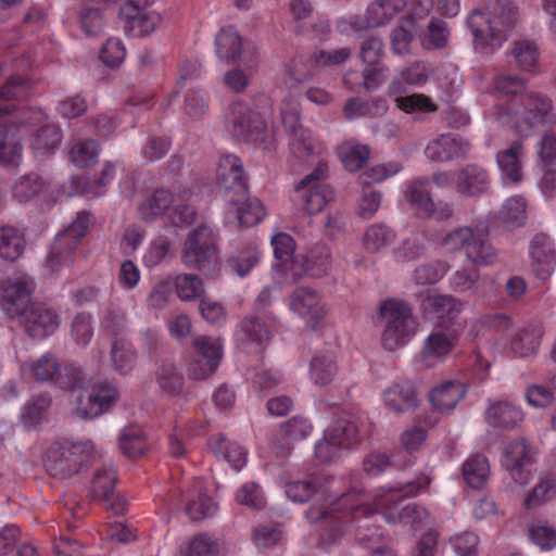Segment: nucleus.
<instances>
[{
	"label": "nucleus",
	"instance_id": "obj_43",
	"mask_svg": "<svg viewBox=\"0 0 556 556\" xmlns=\"http://www.w3.org/2000/svg\"><path fill=\"white\" fill-rule=\"evenodd\" d=\"M217 505L206 495L204 484L201 480L194 482L190 490L186 513L192 520H200L213 515Z\"/></svg>",
	"mask_w": 556,
	"mask_h": 556
},
{
	"label": "nucleus",
	"instance_id": "obj_12",
	"mask_svg": "<svg viewBox=\"0 0 556 556\" xmlns=\"http://www.w3.org/2000/svg\"><path fill=\"white\" fill-rule=\"evenodd\" d=\"M533 462L531 447L526 439H516L505 448L502 466L508 472L511 480L526 486L531 480V472L525 467Z\"/></svg>",
	"mask_w": 556,
	"mask_h": 556
},
{
	"label": "nucleus",
	"instance_id": "obj_17",
	"mask_svg": "<svg viewBox=\"0 0 556 556\" xmlns=\"http://www.w3.org/2000/svg\"><path fill=\"white\" fill-rule=\"evenodd\" d=\"M216 179L218 188L226 194L247 195L248 182L238 156L226 154L219 159Z\"/></svg>",
	"mask_w": 556,
	"mask_h": 556
},
{
	"label": "nucleus",
	"instance_id": "obj_20",
	"mask_svg": "<svg viewBox=\"0 0 556 556\" xmlns=\"http://www.w3.org/2000/svg\"><path fill=\"white\" fill-rule=\"evenodd\" d=\"M23 324L31 338L43 339L59 328L60 316L54 309L45 305H31L23 315Z\"/></svg>",
	"mask_w": 556,
	"mask_h": 556
},
{
	"label": "nucleus",
	"instance_id": "obj_47",
	"mask_svg": "<svg viewBox=\"0 0 556 556\" xmlns=\"http://www.w3.org/2000/svg\"><path fill=\"white\" fill-rule=\"evenodd\" d=\"M536 163L545 176L556 173V134L544 131L536 146Z\"/></svg>",
	"mask_w": 556,
	"mask_h": 556
},
{
	"label": "nucleus",
	"instance_id": "obj_53",
	"mask_svg": "<svg viewBox=\"0 0 556 556\" xmlns=\"http://www.w3.org/2000/svg\"><path fill=\"white\" fill-rule=\"evenodd\" d=\"M176 294L182 302L201 299L204 293L203 280L195 274H180L173 278Z\"/></svg>",
	"mask_w": 556,
	"mask_h": 556
},
{
	"label": "nucleus",
	"instance_id": "obj_42",
	"mask_svg": "<svg viewBox=\"0 0 556 556\" xmlns=\"http://www.w3.org/2000/svg\"><path fill=\"white\" fill-rule=\"evenodd\" d=\"M115 165L108 163L104 165L101 176L93 180L87 181L85 177H76L71 180L72 185H75L74 190L68 191V195L84 194L88 198H97L105 192V186L111 182L114 177Z\"/></svg>",
	"mask_w": 556,
	"mask_h": 556
},
{
	"label": "nucleus",
	"instance_id": "obj_25",
	"mask_svg": "<svg viewBox=\"0 0 556 556\" xmlns=\"http://www.w3.org/2000/svg\"><path fill=\"white\" fill-rule=\"evenodd\" d=\"M530 255L535 275L546 280L554 270L556 263L555 250L549 238L544 233H538L531 241Z\"/></svg>",
	"mask_w": 556,
	"mask_h": 556
},
{
	"label": "nucleus",
	"instance_id": "obj_6",
	"mask_svg": "<svg viewBox=\"0 0 556 556\" xmlns=\"http://www.w3.org/2000/svg\"><path fill=\"white\" fill-rule=\"evenodd\" d=\"M42 117L40 111L28 110L23 117L0 124V164L17 166L23 156V139Z\"/></svg>",
	"mask_w": 556,
	"mask_h": 556
},
{
	"label": "nucleus",
	"instance_id": "obj_21",
	"mask_svg": "<svg viewBox=\"0 0 556 556\" xmlns=\"http://www.w3.org/2000/svg\"><path fill=\"white\" fill-rule=\"evenodd\" d=\"M236 338L244 349H253L255 352H261L269 343L270 330L258 317L249 316L239 323Z\"/></svg>",
	"mask_w": 556,
	"mask_h": 556
},
{
	"label": "nucleus",
	"instance_id": "obj_49",
	"mask_svg": "<svg viewBox=\"0 0 556 556\" xmlns=\"http://www.w3.org/2000/svg\"><path fill=\"white\" fill-rule=\"evenodd\" d=\"M260 261V251L254 243H245L227 258V266L240 277L248 275Z\"/></svg>",
	"mask_w": 556,
	"mask_h": 556
},
{
	"label": "nucleus",
	"instance_id": "obj_58",
	"mask_svg": "<svg viewBox=\"0 0 556 556\" xmlns=\"http://www.w3.org/2000/svg\"><path fill=\"white\" fill-rule=\"evenodd\" d=\"M328 430L334 434L336 439H339L343 446H348L352 443L358 442L361 439L358 419L354 416H343L337 419V421L328 428Z\"/></svg>",
	"mask_w": 556,
	"mask_h": 556
},
{
	"label": "nucleus",
	"instance_id": "obj_5",
	"mask_svg": "<svg viewBox=\"0 0 556 556\" xmlns=\"http://www.w3.org/2000/svg\"><path fill=\"white\" fill-rule=\"evenodd\" d=\"M139 217L144 222H153L167 216L176 227L187 226L194 222L195 211L192 206L178 203L176 195L160 188L148 195L138 206Z\"/></svg>",
	"mask_w": 556,
	"mask_h": 556
},
{
	"label": "nucleus",
	"instance_id": "obj_31",
	"mask_svg": "<svg viewBox=\"0 0 556 556\" xmlns=\"http://www.w3.org/2000/svg\"><path fill=\"white\" fill-rule=\"evenodd\" d=\"M523 155L525 148L520 140L514 141L509 148L496 154V162L501 173L515 184L522 180Z\"/></svg>",
	"mask_w": 556,
	"mask_h": 556
},
{
	"label": "nucleus",
	"instance_id": "obj_26",
	"mask_svg": "<svg viewBox=\"0 0 556 556\" xmlns=\"http://www.w3.org/2000/svg\"><path fill=\"white\" fill-rule=\"evenodd\" d=\"M456 339L443 331H435L428 336L419 354V362L425 367H433L443 361L455 348Z\"/></svg>",
	"mask_w": 556,
	"mask_h": 556
},
{
	"label": "nucleus",
	"instance_id": "obj_30",
	"mask_svg": "<svg viewBox=\"0 0 556 556\" xmlns=\"http://www.w3.org/2000/svg\"><path fill=\"white\" fill-rule=\"evenodd\" d=\"M465 394L466 390L463 383L448 380L434 387L429 392V401L434 409L448 412L455 408Z\"/></svg>",
	"mask_w": 556,
	"mask_h": 556
},
{
	"label": "nucleus",
	"instance_id": "obj_62",
	"mask_svg": "<svg viewBox=\"0 0 556 556\" xmlns=\"http://www.w3.org/2000/svg\"><path fill=\"white\" fill-rule=\"evenodd\" d=\"M119 447L130 458L142 456L147 450L144 433L137 428L125 429L119 437Z\"/></svg>",
	"mask_w": 556,
	"mask_h": 556
},
{
	"label": "nucleus",
	"instance_id": "obj_18",
	"mask_svg": "<svg viewBox=\"0 0 556 556\" xmlns=\"http://www.w3.org/2000/svg\"><path fill=\"white\" fill-rule=\"evenodd\" d=\"M470 144L458 136L452 134L440 135L432 139L425 149L426 157L434 163H446L466 157Z\"/></svg>",
	"mask_w": 556,
	"mask_h": 556
},
{
	"label": "nucleus",
	"instance_id": "obj_63",
	"mask_svg": "<svg viewBox=\"0 0 556 556\" xmlns=\"http://www.w3.org/2000/svg\"><path fill=\"white\" fill-rule=\"evenodd\" d=\"M527 203L520 195H515L505 201L501 210V218L508 227H519L527 219Z\"/></svg>",
	"mask_w": 556,
	"mask_h": 556
},
{
	"label": "nucleus",
	"instance_id": "obj_36",
	"mask_svg": "<svg viewBox=\"0 0 556 556\" xmlns=\"http://www.w3.org/2000/svg\"><path fill=\"white\" fill-rule=\"evenodd\" d=\"M61 364L55 355L46 353L36 361L25 362L22 367V374L37 382H47L52 380L60 371Z\"/></svg>",
	"mask_w": 556,
	"mask_h": 556
},
{
	"label": "nucleus",
	"instance_id": "obj_8",
	"mask_svg": "<svg viewBox=\"0 0 556 556\" xmlns=\"http://www.w3.org/2000/svg\"><path fill=\"white\" fill-rule=\"evenodd\" d=\"M81 388L77 396L76 414L84 419H92L106 413L118 400V391L106 381L89 383Z\"/></svg>",
	"mask_w": 556,
	"mask_h": 556
},
{
	"label": "nucleus",
	"instance_id": "obj_10",
	"mask_svg": "<svg viewBox=\"0 0 556 556\" xmlns=\"http://www.w3.org/2000/svg\"><path fill=\"white\" fill-rule=\"evenodd\" d=\"M84 460L81 446L54 443L48 448L45 466L52 477L65 479L77 473Z\"/></svg>",
	"mask_w": 556,
	"mask_h": 556
},
{
	"label": "nucleus",
	"instance_id": "obj_56",
	"mask_svg": "<svg viewBox=\"0 0 556 556\" xmlns=\"http://www.w3.org/2000/svg\"><path fill=\"white\" fill-rule=\"evenodd\" d=\"M45 189V182L37 174H28L21 177L12 187L13 198L21 203L34 199Z\"/></svg>",
	"mask_w": 556,
	"mask_h": 556
},
{
	"label": "nucleus",
	"instance_id": "obj_59",
	"mask_svg": "<svg viewBox=\"0 0 556 556\" xmlns=\"http://www.w3.org/2000/svg\"><path fill=\"white\" fill-rule=\"evenodd\" d=\"M511 55L521 70L531 72L538 65L540 51L534 42L519 40L514 42Z\"/></svg>",
	"mask_w": 556,
	"mask_h": 556
},
{
	"label": "nucleus",
	"instance_id": "obj_38",
	"mask_svg": "<svg viewBox=\"0 0 556 556\" xmlns=\"http://www.w3.org/2000/svg\"><path fill=\"white\" fill-rule=\"evenodd\" d=\"M556 498V472H548L539 478L523 501L526 509L541 507Z\"/></svg>",
	"mask_w": 556,
	"mask_h": 556
},
{
	"label": "nucleus",
	"instance_id": "obj_50",
	"mask_svg": "<svg viewBox=\"0 0 556 556\" xmlns=\"http://www.w3.org/2000/svg\"><path fill=\"white\" fill-rule=\"evenodd\" d=\"M338 153L343 166L350 172L359 170L370 156L366 144L345 141L338 147Z\"/></svg>",
	"mask_w": 556,
	"mask_h": 556
},
{
	"label": "nucleus",
	"instance_id": "obj_61",
	"mask_svg": "<svg viewBox=\"0 0 556 556\" xmlns=\"http://www.w3.org/2000/svg\"><path fill=\"white\" fill-rule=\"evenodd\" d=\"M413 16H406L401 23L392 29L390 34L391 49L394 54L405 55L410 52V46L414 39L412 29L406 27L413 25Z\"/></svg>",
	"mask_w": 556,
	"mask_h": 556
},
{
	"label": "nucleus",
	"instance_id": "obj_27",
	"mask_svg": "<svg viewBox=\"0 0 556 556\" xmlns=\"http://www.w3.org/2000/svg\"><path fill=\"white\" fill-rule=\"evenodd\" d=\"M30 83L21 76H12L0 86V117L15 111L17 103L29 94Z\"/></svg>",
	"mask_w": 556,
	"mask_h": 556
},
{
	"label": "nucleus",
	"instance_id": "obj_15",
	"mask_svg": "<svg viewBox=\"0 0 556 556\" xmlns=\"http://www.w3.org/2000/svg\"><path fill=\"white\" fill-rule=\"evenodd\" d=\"M282 122L291 134L290 149L301 161L308 162L323 152V146L299 123L298 112L281 111Z\"/></svg>",
	"mask_w": 556,
	"mask_h": 556
},
{
	"label": "nucleus",
	"instance_id": "obj_44",
	"mask_svg": "<svg viewBox=\"0 0 556 556\" xmlns=\"http://www.w3.org/2000/svg\"><path fill=\"white\" fill-rule=\"evenodd\" d=\"M481 231L478 227L471 226H459L442 238L441 245L450 253H464L466 254L471 247V242L475 241L479 232Z\"/></svg>",
	"mask_w": 556,
	"mask_h": 556
},
{
	"label": "nucleus",
	"instance_id": "obj_29",
	"mask_svg": "<svg viewBox=\"0 0 556 556\" xmlns=\"http://www.w3.org/2000/svg\"><path fill=\"white\" fill-rule=\"evenodd\" d=\"M362 72L351 71L345 74L343 83L351 90L363 89L374 91L388 78L389 68L386 65L369 66Z\"/></svg>",
	"mask_w": 556,
	"mask_h": 556
},
{
	"label": "nucleus",
	"instance_id": "obj_57",
	"mask_svg": "<svg viewBox=\"0 0 556 556\" xmlns=\"http://www.w3.org/2000/svg\"><path fill=\"white\" fill-rule=\"evenodd\" d=\"M156 381L163 393L176 396L184 388V377L173 364H163L156 372Z\"/></svg>",
	"mask_w": 556,
	"mask_h": 556
},
{
	"label": "nucleus",
	"instance_id": "obj_35",
	"mask_svg": "<svg viewBox=\"0 0 556 556\" xmlns=\"http://www.w3.org/2000/svg\"><path fill=\"white\" fill-rule=\"evenodd\" d=\"M338 372L336 357L330 351L316 353L309 365V379L319 387L330 384Z\"/></svg>",
	"mask_w": 556,
	"mask_h": 556
},
{
	"label": "nucleus",
	"instance_id": "obj_9",
	"mask_svg": "<svg viewBox=\"0 0 556 556\" xmlns=\"http://www.w3.org/2000/svg\"><path fill=\"white\" fill-rule=\"evenodd\" d=\"M327 172V164L318 162L316 168L306 175L294 189L303 207L311 215L321 212L332 197V191L324 184Z\"/></svg>",
	"mask_w": 556,
	"mask_h": 556
},
{
	"label": "nucleus",
	"instance_id": "obj_48",
	"mask_svg": "<svg viewBox=\"0 0 556 556\" xmlns=\"http://www.w3.org/2000/svg\"><path fill=\"white\" fill-rule=\"evenodd\" d=\"M463 476L472 489H481L490 477V464L485 456L476 454L463 464Z\"/></svg>",
	"mask_w": 556,
	"mask_h": 556
},
{
	"label": "nucleus",
	"instance_id": "obj_37",
	"mask_svg": "<svg viewBox=\"0 0 556 556\" xmlns=\"http://www.w3.org/2000/svg\"><path fill=\"white\" fill-rule=\"evenodd\" d=\"M228 203L236 207L237 218L240 225L251 227L265 217V208L256 198L230 195Z\"/></svg>",
	"mask_w": 556,
	"mask_h": 556
},
{
	"label": "nucleus",
	"instance_id": "obj_41",
	"mask_svg": "<svg viewBox=\"0 0 556 556\" xmlns=\"http://www.w3.org/2000/svg\"><path fill=\"white\" fill-rule=\"evenodd\" d=\"M77 247L56 235L51 249L46 257L45 266L51 273H58L64 267H70L75 261Z\"/></svg>",
	"mask_w": 556,
	"mask_h": 556
},
{
	"label": "nucleus",
	"instance_id": "obj_11",
	"mask_svg": "<svg viewBox=\"0 0 556 556\" xmlns=\"http://www.w3.org/2000/svg\"><path fill=\"white\" fill-rule=\"evenodd\" d=\"M453 182L454 190L458 195L477 199L490 191L491 175L484 166L478 163H468L454 172Z\"/></svg>",
	"mask_w": 556,
	"mask_h": 556
},
{
	"label": "nucleus",
	"instance_id": "obj_16",
	"mask_svg": "<svg viewBox=\"0 0 556 556\" xmlns=\"http://www.w3.org/2000/svg\"><path fill=\"white\" fill-rule=\"evenodd\" d=\"M290 308L313 328L328 314L327 305L319 293L306 287L296 288L291 293Z\"/></svg>",
	"mask_w": 556,
	"mask_h": 556
},
{
	"label": "nucleus",
	"instance_id": "obj_19",
	"mask_svg": "<svg viewBox=\"0 0 556 556\" xmlns=\"http://www.w3.org/2000/svg\"><path fill=\"white\" fill-rule=\"evenodd\" d=\"M121 15L130 23L138 36L150 35L162 23L161 14L148 3L141 4L140 0L125 2Z\"/></svg>",
	"mask_w": 556,
	"mask_h": 556
},
{
	"label": "nucleus",
	"instance_id": "obj_60",
	"mask_svg": "<svg viewBox=\"0 0 556 556\" xmlns=\"http://www.w3.org/2000/svg\"><path fill=\"white\" fill-rule=\"evenodd\" d=\"M116 484V476L112 469L103 468L93 476L91 495L102 502H109L113 497Z\"/></svg>",
	"mask_w": 556,
	"mask_h": 556
},
{
	"label": "nucleus",
	"instance_id": "obj_23",
	"mask_svg": "<svg viewBox=\"0 0 556 556\" xmlns=\"http://www.w3.org/2000/svg\"><path fill=\"white\" fill-rule=\"evenodd\" d=\"M543 336L542 328L533 324L514 326L507 340L511 352L520 357L536 353Z\"/></svg>",
	"mask_w": 556,
	"mask_h": 556
},
{
	"label": "nucleus",
	"instance_id": "obj_45",
	"mask_svg": "<svg viewBox=\"0 0 556 556\" xmlns=\"http://www.w3.org/2000/svg\"><path fill=\"white\" fill-rule=\"evenodd\" d=\"M210 446L217 457L227 460L236 470H240L247 463V451L222 435L211 438Z\"/></svg>",
	"mask_w": 556,
	"mask_h": 556
},
{
	"label": "nucleus",
	"instance_id": "obj_33",
	"mask_svg": "<svg viewBox=\"0 0 556 556\" xmlns=\"http://www.w3.org/2000/svg\"><path fill=\"white\" fill-rule=\"evenodd\" d=\"M242 37L232 26L220 28L215 37L216 54L223 62H237L242 53Z\"/></svg>",
	"mask_w": 556,
	"mask_h": 556
},
{
	"label": "nucleus",
	"instance_id": "obj_32",
	"mask_svg": "<svg viewBox=\"0 0 556 556\" xmlns=\"http://www.w3.org/2000/svg\"><path fill=\"white\" fill-rule=\"evenodd\" d=\"M25 232L12 225L0 226V257L4 261L15 262L25 252Z\"/></svg>",
	"mask_w": 556,
	"mask_h": 556
},
{
	"label": "nucleus",
	"instance_id": "obj_64",
	"mask_svg": "<svg viewBox=\"0 0 556 556\" xmlns=\"http://www.w3.org/2000/svg\"><path fill=\"white\" fill-rule=\"evenodd\" d=\"M70 333L77 345H87L93 337L91 314L77 313L71 321Z\"/></svg>",
	"mask_w": 556,
	"mask_h": 556
},
{
	"label": "nucleus",
	"instance_id": "obj_1",
	"mask_svg": "<svg viewBox=\"0 0 556 556\" xmlns=\"http://www.w3.org/2000/svg\"><path fill=\"white\" fill-rule=\"evenodd\" d=\"M518 9L510 0H492L486 13L473 10L467 18L476 50L493 53L507 40L518 22Z\"/></svg>",
	"mask_w": 556,
	"mask_h": 556
},
{
	"label": "nucleus",
	"instance_id": "obj_46",
	"mask_svg": "<svg viewBox=\"0 0 556 556\" xmlns=\"http://www.w3.org/2000/svg\"><path fill=\"white\" fill-rule=\"evenodd\" d=\"M394 230L384 224H372L368 226L362 237L364 249L370 253L382 251L395 241Z\"/></svg>",
	"mask_w": 556,
	"mask_h": 556
},
{
	"label": "nucleus",
	"instance_id": "obj_54",
	"mask_svg": "<svg viewBox=\"0 0 556 556\" xmlns=\"http://www.w3.org/2000/svg\"><path fill=\"white\" fill-rule=\"evenodd\" d=\"M99 143L93 139L77 140L70 150V160L76 166L86 167L98 161Z\"/></svg>",
	"mask_w": 556,
	"mask_h": 556
},
{
	"label": "nucleus",
	"instance_id": "obj_39",
	"mask_svg": "<svg viewBox=\"0 0 556 556\" xmlns=\"http://www.w3.org/2000/svg\"><path fill=\"white\" fill-rule=\"evenodd\" d=\"M465 258L476 267L490 266L497 261V251L490 241L486 229H481L475 241L471 242Z\"/></svg>",
	"mask_w": 556,
	"mask_h": 556
},
{
	"label": "nucleus",
	"instance_id": "obj_40",
	"mask_svg": "<svg viewBox=\"0 0 556 556\" xmlns=\"http://www.w3.org/2000/svg\"><path fill=\"white\" fill-rule=\"evenodd\" d=\"M404 197L419 217H422L428 207L432 206L433 198L427 178H415L410 180L406 186Z\"/></svg>",
	"mask_w": 556,
	"mask_h": 556
},
{
	"label": "nucleus",
	"instance_id": "obj_3",
	"mask_svg": "<svg viewBox=\"0 0 556 556\" xmlns=\"http://www.w3.org/2000/svg\"><path fill=\"white\" fill-rule=\"evenodd\" d=\"M263 111H255L244 102H236L231 105L226 117L228 130L233 137L251 140L256 144H263L269 150L270 142H266L271 131L268 129L269 106L266 99L262 100Z\"/></svg>",
	"mask_w": 556,
	"mask_h": 556
},
{
	"label": "nucleus",
	"instance_id": "obj_55",
	"mask_svg": "<svg viewBox=\"0 0 556 556\" xmlns=\"http://www.w3.org/2000/svg\"><path fill=\"white\" fill-rule=\"evenodd\" d=\"M111 357L115 369L125 375L135 368L137 354L130 343L121 339L113 342Z\"/></svg>",
	"mask_w": 556,
	"mask_h": 556
},
{
	"label": "nucleus",
	"instance_id": "obj_2",
	"mask_svg": "<svg viewBox=\"0 0 556 556\" xmlns=\"http://www.w3.org/2000/svg\"><path fill=\"white\" fill-rule=\"evenodd\" d=\"M505 122L523 136L539 125H556V113L552 99L543 93L526 91L510 98L503 108Z\"/></svg>",
	"mask_w": 556,
	"mask_h": 556
},
{
	"label": "nucleus",
	"instance_id": "obj_52",
	"mask_svg": "<svg viewBox=\"0 0 556 556\" xmlns=\"http://www.w3.org/2000/svg\"><path fill=\"white\" fill-rule=\"evenodd\" d=\"M62 139L63 134L59 126L47 125L34 135L31 149L39 155L49 154L60 147Z\"/></svg>",
	"mask_w": 556,
	"mask_h": 556
},
{
	"label": "nucleus",
	"instance_id": "obj_4",
	"mask_svg": "<svg viewBox=\"0 0 556 556\" xmlns=\"http://www.w3.org/2000/svg\"><path fill=\"white\" fill-rule=\"evenodd\" d=\"M380 318L383 326L381 343L386 350L395 351L415 336L416 321L406 302L397 299L386 301L380 306Z\"/></svg>",
	"mask_w": 556,
	"mask_h": 556
},
{
	"label": "nucleus",
	"instance_id": "obj_51",
	"mask_svg": "<svg viewBox=\"0 0 556 556\" xmlns=\"http://www.w3.org/2000/svg\"><path fill=\"white\" fill-rule=\"evenodd\" d=\"M404 8L405 5L400 0H375L366 10L369 24L376 27L384 26L402 12Z\"/></svg>",
	"mask_w": 556,
	"mask_h": 556
},
{
	"label": "nucleus",
	"instance_id": "obj_24",
	"mask_svg": "<svg viewBox=\"0 0 556 556\" xmlns=\"http://www.w3.org/2000/svg\"><path fill=\"white\" fill-rule=\"evenodd\" d=\"M383 400L388 409L396 414L415 409L418 405L416 388L409 380L394 381L384 390Z\"/></svg>",
	"mask_w": 556,
	"mask_h": 556
},
{
	"label": "nucleus",
	"instance_id": "obj_22",
	"mask_svg": "<svg viewBox=\"0 0 556 556\" xmlns=\"http://www.w3.org/2000/svg\"><path fill=\"white\" fill-rule=\"evenodd\" d=\"M424 315L437 325L454 319L463 309L460 301L447 294L428 295L421 302Z\"/></svg>",
	"mask_w": 556,
	"mask_h": 556
},
{
	"label": "nucleus",
	"instance_id": "obj_7",
	"mask_svg": "<svg viewBox=\"0 0 556 556\" xmlns=\"http://www.w3.org/2000/svg\"><path fill=\"white\" fill-rule=\"evenodd\" d=\"M217 260V237L212 228L199 225L184 244L181 261L189 268L202 269Z\"/></svg>",
	"mask_w": 556,
	"mask_h": 556
},
{
	"label": "nucleus",
	"instance_id": "obj_14",
	"mask_svg": "<svg viewBox=\"0 0 556 556\" xmlns=\"http://www.w3.org/2000/svg\"><path fill=\"white\" fill-rule=\"evenodd\" d=\"M34 282L26 276L9 278L1 293V307L11 317L23 316L29 308Z\"/></svg>",
	"mask_w": 556,
	"mask_h": 556
},
{
	"label": "nucleus",
	"instance_id": "obj_13",
	"mask_svg": "<svg viewBox=\"0 0 556 556\" xmlns=\"http://www.w3.org/2000/svg\"><path fill=\"white\" fill-rule=\"evenodd\" d=\"M368 497L358 488H352L349 492L342 494L336 500H330L331 508L326 505H313L306 511L309 522L315 523L331 517L336 510H351L355 514L367 516L372 509L365 506Z\"/></svg>",
	"mask_w": 556,
	"mask_h": 556
},
{
	"label": "nucleus",
	"instance_id": "obj_28",
	"mask_svg": "<svg viewBox=\"0 0 556 556\" xmlns=\"http://www.w3.org/2000/svg\"><path fill=\"white\" fill-rule=\"evenodd\" d=\"M523 418L521 408L506 401L491 405L485 412V419L490 426L506 430L518 427Z\"/></svg>",
	"mask_w": 556,
	"mask_h": 556
},
{
	"label": "nucleus",
	"instance_id": "obj_34",
	"mask_svg": "<svg viewBox=\"0 0 556 556\" xmlns=\"http://www.w3.org/2000/svg\"><path fill=\"white\" fill-rule=\"evenodd\" d=\"M432 74V67L425 61H416L409 66L401 70L388 87L390 94L396 96L402 92V84L424 85Z\"/></svg>",
	"mask_w": 556,
	"mask_h": 556
}]
</instances>
